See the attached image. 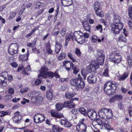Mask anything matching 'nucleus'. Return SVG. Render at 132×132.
Returning a JSON list of instances; mask_svg holds the SVG:
<instances>
[{"instance_id": "f257e3e1", "label": "nucleus", "mask_w": 132, "mask_h": 132, "mask_svg": "<svg viewBox=\"0 0 132 132\" xmlns=\"http://www.w3.org/2000/svg\"><path fill=\"white\" fill-rule=\"evenodd\" d=\"M113 20V23L111 25V30L115 34L119 33L120 30L122 28V24L120 22V18L117 15L115 14Z\"/></svg>"}, {"instance_id": "f03ea898", "label": "nucleus", "mask_w": 132, "mask_h": 132, "mask_svg": "<svg viewBox=\"0 0 132 132\" xmlns=\"http://www.w3.org/2000/svg\"><path fill=\"white\" fill-rule=\"evenodd\" d=\"M116 88V82L113 81H108L104 85V92L108 95H111L115 91Z\"/></svg>"}, {"instance_id": "7ed1b4c3", "label": "nucleus", "mask_w": 132, "mask_h": 132, "mask_svg": "<svg viewBox=\"0 0 132 132\" xmlns=\"http://www.w3.org/2000/svg\"><path fill=\"white\" fill-rule=\"evenodd\" d=\"M98 114L100 118L108 119L111 118L113 114L111 110L105 108L100 109L98 111Z\"/></svg>"}, {"instance_id": "20e7f679", "label": "nucleus", "mask_w": 132, "mask_h": 132, "mask_svg": "<svg viewBox=\"0 0 132 132\" xmlns=\"http://www.w3.org/2000/svg\"><path fill=\"white\" fill-rule=\"evenodd\" d=\"M48 68L44 65L41 68L40 73L38 75V77H41L44 78H48L50 77L51 78L54 76V73L51 71H48Z\"/></svg>"}, {"instance_id": "39448f33", "label": "nucleus", "mask_w": 132, "mask_h": 132, "mask_svg": "<svg viewBox=\"0 0 132 132\" xmlns=\"http://www.w3.org/2000/svg\"><path fill=\"white\" fill-rule=\"evenodd\" d=\"M94 55L97 57V61L98 64L100 65H102L104 63L105 59V54L103 51L102 50L97 51Z\"/></svg>"}, {"instance_id": "423d86ee", "label": "nucleus", "mask_w": 132, "mask_h": 132, "mask_svg": "<svg viewBox=\"0 0 132 132\" xmlns=\"http://www.w3.org/2000/svg\"><path fill=\"white\" fill-rule=\"evenodd\" d=\"M45 119L44 116L41 114L36 113L33 117L34 121L38 124L42 123L45 121Z\"/></svg>"}, {"instance_id": "0eeeda50", "label": "nucleus", "mask_w": 132, "mask_h": 132, "mask_svg": "<svg viewBox=\"0 0 132 132\" xmlns=\"http://www.w3.org/2000/svg\"><path fill=\"white\" fill-rule=\"evenodd\" d=\"M1 75L0 76V84L3 87H5L7 84L6 77L8 76V74L5 71L3 72Z\"/></svg>"}, {"instance_id": "6e6552de", "label": "nucleus", "mask_w": 132, "mask_h": 132, "mask_svg": "<svg viewBox=\"0 0 132 132\" xmlns=\"http://www.w3.org/2000/svg\"><path fill=\"white\" fill-rule=\"evenodd\" d=\"M80 34L81 32L80 31H75L74 32V35H73L72 36L71 35H70L68 33H67L66 36L64 44L65 48L67 47V46L68 45V42L71 38H72V39L73 38L75 39V35L77 34L78 35L80 34L79 35L80 36L82 35V32H81V34Z\"/></svg>"}, {"instance_id": "1a4fd4ad", "label": "nucleus", "mask_w": 132, "mask_h": 132, "mask_svg": "<svg viewBox=\"0 0 132 132\" xmlns=\"http://www.w3.org/2000/svg\"><path fill=\"white\" fill-rule=\"evenodd\" d=\"M18 47L16 43L11 44L8 50L9 53L11 55H13L17 52Z\"/></svg>"}, {"instance_id": "9d476101", "label": "nucleus", "mask_w": 132, "mask_h": 132, "mask_svg": "<svg viewBox=\"0 0 132 132\" xmlns=\"http://www.w3.org/2000/svg\"><path fill=\"white\" fill-rule=\"evenodd\" d=\"M87 115L90 119L93 120L96 118L97 114L95 111L92 109H89L88 110Z\"/></svg>"}, {"instance_id": "9b49d317", "label": "nucleus", "mask_w": 132, "mask_h": 132, "mask_svg": "<svg viewBox=\"0 0 132 132\" xmlns=\"http://www.w3.org/2000/svg\"><path fill=\"white\" fill-rule=\"evenodd\" d=\"M51 116L56 118H59L63 117V115L61 113L57 112L54 110H51L50 111Z\"/></svg>"}, {"instance_id": "f8f14e48", "label": "nucleus", "mask_w": 132, "mask_h": 132, "mask_svg": "<svg viewBox=\"0 0 132 132\" xmlns=\"http://www.w3.org/2000/svg\"><path fill=\"white\" fill-rule=\"evenodd\" d=\"M76 105L75 102H72V100H70L69 101H65L64 103V107L68 108H74Z\"/></svg>"}, {"instance_id": "ddd939ff", "label": "nucleus", "mask_w": 132, "mask_h": 132, "mask_svg": "<svg viewBox=\"0 0 132 132\" xmlns=\"http://www.w3.org/2000/svg\"><path fill=\"white\" fill-rule=\"evenodd\" d=\"M129 74V73L128 71H126L122 74L118 76V79L120 81H122L128 77Z\"/></svg>"}, {"instance_id": "4468645a", "label": "nucleus", "mask_w": 132, "mask_h": 132, "mask_svg": "<svg viewBox=\"0 0 132 132\" xmlns=\"http://www.w3.org/2000/svg\"><path fill=\"white\" fill-rule=\"evenodd\" d=\"M22 118V117L21 115H15L14 117L13 118V122L16 124H19L21 122Z\"/></svg>"}, {"instance_id": "2eb2a0df", "label": "nucleus", "mask_w": 132, "mask_h": 132, "mask_svg": "<svg viewBox=\"0 0 132 132\" xmlns=\"http://www.w3.org/2000/svg\"><path fill=\"white\" fill-rule=\"evenodd\" d=\"M87 80L89 83L93 84L96 81V77L94 75H89L87 77Z\"/></svg>"}, {"instance_id": "dca6fc26", "label": "nucleus", "mask_w": 132, "mask_h": 132, "mask_svg": "<svg viewBox=\"0 0 132 132\" xmlns=\"http://www.w3.org/2000/svg\"><path fill=\"white\" fill-rule=\"evenodd\" d=\"M55 52L56 54H58L61 49L62 46L60 42L57 41L55 42Z\"/></svg>"}, {"instance_id": "f3484780", "label": "nucleus", "mask_w": 132, "mask_h": 132, "mask_svg": "<svg viewBox=\"0 0 132 132\" xmlns=\"http://www.w3.org/2000/svg\"><path fill=\"white\" fill-rule=\"evenodd\" d=\"M79 81V82H78L76 88L77 89H82L85 86V82L82 80L81 78H80Z\"/></svg>"}, {"instance_id": "a211bd4d", "label": "nucleus", "mask_w": 132, "mask_h": 132, "mask_svg": "<svg viewBox=\"0 0 132 132\" xmlns=\"http://www.w3.org/2000/svg\"><path fill=\"white\" fill-rule=\"evenodd\" d=\"M60 124L62 125H64L66 127L70 128L72 126V124L65 119H62L60 121Z\"/></svg>"}, {"instance_id": "6ab92c4d", "label": "nucleus", "mask_w": 132, "mask_h": 132, "mask_svg": "<svg viewBox=\"0 0 132 132\" xmlns=\"http://www.w3.org/2000/svg\"><path fill=\"white\" fill-rule=\"evenodd\" d=\"M61 4L64 6H69L72 4V0H61Z\"/></svg>"}, {"instance_id": "aec40b11", "label": "nucleus", "mask_w": 132, "mask_h": 132, "mask_svg": "<svg viewBox=\"0 0 132 132\" xmlns=\"http://www.w3.org/2000/svg\"><path fill=\"white\" fill-rule=\"evenodd\" d=\"M80 78H72L70 81V84L72 86H75L76 88L78 82H79Z\"/></svg>"}, {"instance_id": "412c9836", "label": "nucleus", "mask_w": 132, "mask_h": 132, "mask_svg": "<svg viewBox=\"0 0 132 132\" xmlns=\"http://www.w3.org/2000/svg\"><path fill=\"white\" fill-rule=\"evenodd\" d=\"M52 130L54 132H61L63 129V128L59 126L54 125L52 126Z\"/></svg>"}, {"instance_id": "4be33fe9", "label": "nucleus", "mask_w": 132, "mask_h": 132, "mask_svg": "<svg viewBox=\"0 0 132 132\" xmlns=\"http://www.w3.org/2000/svg\"><path fill=\"white\" fill-rule=\"evenodd\" d=\"M29 55V51L28 50L26 54L20 55L19 56V59L22 61L27 60Z\"/></svg>"}, {"instance_id": "5701e85b", "label": "nucleus", "mask_w": 132, "mask_h": 132, "mask_svg": "<svg viewBox=\"0 0 132 132\" xmlns=\"http://www.w3.org/2000/svg\"><path fill=\"white\" fill-rule=\"evenodd\" d=\"M82 24L84 30L86 31H89L90 27L88 23L87 22H84Z\"/></svg>"}, {"instance_id": "b1692460", "label": "nucleus", "mask_w": 132, "mask_h": 132, "mask_svg": "<svg viewBox=\"0 0 132 132\" xmlns=\"http://www.w3.org/2000/svg\"><path fill=\"white\" fill-rule=\"evenodd\" d=\"M95 70L96 67L94 65L90 64L88 67L87 70L89 73H91L92 72H93Z\"/></svg>"}, {"instance_id": "393cba45", "label": "nucleus", "mask_w": 132, "mask_h": 132, "mask_svg": "<svg viewBox=\"0 0 132 132\" xmlns=\"http://www.w3.org/2000/svg\"><path fill=\"white\" fill-rule=\"evenodd\" d=\"M63 64L65 67H73L74 66V64L72 63H71L70 61H65L63 62Z\"/></svg>"}, {"instance_id": "a878e982", "label": "nucleus", "mask_w": 132, "mask_h": 132, "mask_svg": "<svg viewBox=\"0 0 132 132\" xmlns=\"http://www.w3.org/2000/svg\"><path fill=\"white\" fill-rule=\"evenodd\" d=\"M55 106L56 110L59 111L61 110L62 108L64 107V104L59 103L56 104Z\"/></svg>"}, {"instance_id": "bb28decb", "label": "nucleus", "mask_w": 132, "mask_h": 132, "mask_svg": "<svg viewBox=\"0 0 132 132\" xmlns=\"http://www.w3.org/2000/svg\"><path fill=\"white\" fill-rule=\"evenodd\" d=\"M115 60H114V63H118L122 60V58L120 55H115Z\"/></svg>"}, {"instance_id": "cd10ccee", "label": "nucleus", "mask_w": 132, "mask_h": 132, "mask_svg": "<svg viewBox=\"0 0 132 132\" xmlns=\"http://www.w3.org/2000/svg\"><path fill=\"white\" fill-rule=\"evenodd\" d=\"M103 124L105 127L107 128V129L110 130H111L113 129V128L111 127L109 123L108 122V121H105L104 122Z\"/></svg>"}, {"instance_id": "c85d7f7f", "label": "nucleus", "mask_w": 132, "mask_h": 132, "mask_svg": "<svg viewBox=\"0 0 132 132\" xmlns=\"http://www.w3.org/2000/svg\"><path fill=\"white\" fill-rule=\"evenodd\" d=\"M95 11L96 14L97 16L101 17H102L104 16L103 12L102 11L101 9H99L98 10Z\"/></svg>"}, {"instance_id": "c756f323", "label": "nucleus", "mask_w": 132, "mask_h": 132, "mask_svg": "<svg viewBox=\"0 0 132 132\" xmlns=\"http://www.w3.org/2000/svg\"><path fill=\"white\" fill-rule=\"evenodd\" d=\"M87 127V125L85 123L82 125H77L76 126V130H77L78 128L82 129L83 130H86V129Z\"/></svg>"}, {"instance_id": "7c9ffc66", "label": "nucleus", "mask_w": 132, "mask_h": 132, "mask_svg": "<svg viewBox=\"0 0 132 132\" xmlns=\"http://www.w3.org/2000/svg\"><path fill=\"white\" fill-rule=\"evenodd\" d=\"M53 94L52 91L51 90H48L47 92L46 96L50 100L52 97Z\"/></svg>"}, {"instance_id": "2f4dec72", "label": "nucleus", "mask_w": 132, "mask_h": 132, "mask_svg": "<svg viewBox=\"0 0 132 132\" xmlns=\"http://www.w3.org/2000/svg\"><path fill=\"white\" fill-rule=\"evenodd\" d=\"M74 96V94L73 93L69 92H66L65 95V97L68 99L71 98Z\"/></svg>"}, {"instance_id": "473e14b6", "label": "nucleus", "mask_w": 132, "mask_h": 132, "mask_svg": "<svg viewBox=\"0 0 132 132\" xmlns=\"http://www.w3.org/2000/svg\"><path fill=\"white\" fill-rule=\"evenodd\" d=\"M79 111L80 113L83 114L85 116L87 115V112H86V110L84 108H80L79 109Z\"/></svg>"}, {"instance_id": "72a5a7b5", "label": "nucleus", "mask_w": 132, "mask_h": 132, "mask_svg": "<svg viewBox=\"0 0 132 132\" xmlns=\"http://www.w3.org/2000/svg\"><path fill=\"white\" fill-rule=\"evenodd\" d=\"M75 39L76 40L79 44H82L84 43L85 42V39H82L81 38H79L78 40H77V38L75 35Z\"/></svg>"}, {"instance_id": "f704fd0d", "label": "nucleus", "mask_w": 132, "mask_h": 132, "mask_svg": "<svg viewBox=\"0 0 132 132\" xmlns=\"http://www.w3.org/2000/svg\"><path fill=\"white\" fill-rule=\"evenodd\" d=\"M88 71L87 70L86 71L85 70L83 69L81 71L82 75L84 77L83 79L85 80L86 79V77L88 74Z\"/></svg>"}, {"instance_id": "c9c22d12", "label": "nucleus", "mask_w": 132, "mask_h": 132, "mask_svg": "<svg viewBox=\"0 0 132 132\" xmlns=\"http://www.w3.org/2000/svg\"><path fill=\"white\" fill-rule=\"evenodd\" d=\"M128 12L130 18L132 19V5L129 6Z\"/></svg>"}, {"instance_id": "e433bc0d", "label": "nucleus", "mask_w": 132, "mask_h": 132, "mask_svg": "<svg viewBox=\"0 0 132 132\" xmlns=\"http://www.w3.org/2000/svg\"><path fill=\"white\" fill-rule=\"evenodd\" d=\"M31 70L30 67L29 66H27L26 68L23 70V73L26 75H28V73Z\"/></svg>"}, {"instance_id": "4c0bfd02", "label": "nucleus", "mask_w": 132, "mask_h": 132, "mask_svg": "<svg viewBox=\"0 0 132 132\" xmlns=\"http://www.w3.org/2000/svg\"><path fill=\"white\" fill-rule=\"evenodd\" d=\"M100 3L98 2H96L95 3L94 6V8L95 11L99 9H100Z\"/></svg>"}, {"instance_id": "58836bf2", "label": "nucleus", "mask_w": 132, "mask_h": 132, "mask_svg": "<svg viewBox=\"0 0 132 132\" xmlns=\"http://www.w3.org/2000/svg\"><path fill=\"white\" fill-rule=\"evenodd\" d=\"M95 28V30L100 31V32H101L102 31V26L101 24H98L96 27Z\"/></svg>"}, {"instance_id": "ea45409f", "label": "nucleus", "mask_w": 132, "mask_h": 132, "mask_svg": "<svg viewBox=\"0 0 132 132\" xmlns=\"http://www.w3.org/2000/svg\"><path fill=\"white\" fill-rule=\"evenodd\" d=\"M119 39L120 41L124 42H126L127 41V39L126 37H124L123 35H122L120 36Z\"/></svg>"}, {"instance_id": "a19ab883", "label": "nucleus", "mask_w": 132, "mask_h": 132, "mask_svg": "<svg viewBox=\"0 0 132 132\" xmlns=\"http://www.w3.org/2000/svg\"><path fill=\"white\" fill-rule=\"evenodd\" d=\"M65 54L64 53H61L60 56H59L58 58L59 60H61L63 59H64L65 57Z\"/></svg>"}, {"instance_id": "79ce46f5", "label": "nucleus", "mask_w": 132, "mask_h": 132, "mask_svg": "<svg viewBox=\"0 0 132 132\" xmlns=\"http://www.w3.org/2000/svg\"><path fill=\"white\" fill-rule=\"evenodd\" d=\"M116 101L118 100H121L122 99V97L121 95H117L114 96Z\"/></svg>"}, {"instance_id": "37998d69", "label": "nucleus", "mask_w": 132, "mask_h": 132, "mask_svg": "<svg viewBox=\"0 0 132 132\" xmlns=\"http://www.w3.org/2000/svg\"><path fill=\"white\" fill-rule=\"evenodd\" d=\"M72 67V68L73 70V72L75 75L78 72V68L76 67Z\"/></svg>"}, {"instance_id": "c03bdc74", "label": "nucleus", "mask_w": 132, "mask_h": 132, "mask_svg": "<svg viewBox=\"0 0 132 132\" xmlns=\"http://www.w3.org/2000/svg\"><path fill=\"white\" fill-rule=\"evenodd\" d=\"M102 75L105 77H108L109 76V70L107 69L104 70L102 73Z\"/></svg>"}, {"instance_id": "a18cd8bd", "label": "nucleus", "mask_w": 132, "mask_h": 132, "mask_svg": "<svg viewBox=\"0 0 132 132\" xmlns=\"http://www.w3.org/2000/svg\"><path fill=\"white\" fill-rule=\"evenodd\" d=\"M8 113L4 111H0V117H3L7 114Z\"/></svg>"}, {"instance_id": "49530a36", "label": "nucleus", "mask_w": 132, "mask_h": 132, "mask_svg": "<svg viewBox=\"0 0 132 132\" xmlns=\"http://www.w3.org/2000/svg\"><path fill=\"white\" fill-rule=\"evenodd\" d=\"M115 56L113 55H110L109 58V60L110 61L114 63V60H115Z\"/></svg>"}, {"instance_id": "de8ad7c7", "label": "nucleus", "mask_w": 132, "mask_h": 132, "mask_svg": "<svg viewBox=\"0 0 132 132\" xmlns=\"http://www.w3.org/2000/svg\"><path fill=\"white\" fill-rule=\"evenodd\" d=\"M36 102H40L42 101L43 100V98L40 96H38L36 98Z\"/></svg>"}, {"instance_id": "09e8293b", "label": "nucleus", "mask_w": 132, "mask_h": 132, "mask_svg": "<svg viewBox=\"0 0 132 132\" xmlns=\"http://www.w3.org/2000/svg\"><path fill=\"white\" fill-rule=\"evenodd\" d=\"M96 122L100 126L103 125L102 121L100 119H97L96 120Z\"/></svg>"}, {"instance_id": "8fccbe9b", "label": "nucleus", "mask_w": 132, "mask_h": 132, "mask_svg": "<svg viewBox=\"0 0 132 132\" xmlns=\"http://www.w3.org/2000/svg\"><path fill=\"white\" fill-rule=\"evenodd\" d=\"M97 36L95 35L93 36H92V42L93 43H96L97 41Z\"/></svg>"}, {"instance_id": "3c124183", "label": "nucleus", "mask_w": 132, "mask_h": 132, "mask_svg": "<svg viewBox=\"0 0 132 132\" xmlns=\"http://www.w3.org/2000/svg\"><path fill=\"white\" fill-rule=\"evenodd\" d=\"M85 120V119L84 118L80 119L79 120L78 124L77 125H82L85 124V123L84 122Z\"/></svg>"}, {"instance_id": "603ef678", "label": "nucleus", "mask_w": 132, "mask_h": 132, "mask_svg": "<svg viewBox=\"0 0 132 132\" xmlns=\"http://www.w3.org/2000/svg\"><path fill=\"white\" fill-rule=\"evenodd\" d=\"M69 79L68 78H60L59 79V81L61 82H63L64 81L67 82L68 81Z\"/></svg>"}, {"instance_id": "864d4df0", "label": "nucleus", "mask_w": 132, "mask_h": 132, "mask_svg": "<svg viewBox=\"0 0 132 132\" xmlns=\"http://www.w3.org/2000/svg\"><path fill=\"white\" fill-rule=\"evenodd\" d=\"M75 53L78 56H80L81 54L80 50L78 48L76 49Z\"/></svg>"}, {"instance_id": "5fc2aeb1", "label": "nucleus", "mask_w": 132, "mask_h": 132, "mask_svg": "<svg viewBox=\"0 0 132 132\" xmlns=\"http://www.w3.org/2000/svg\"><path fill=\"white\" fill-rule=\"evenodd\" d=\"M66 29H65L64 28L60 31V34L62 36H64L65 35L66 32Z\"/></svg>"}, {"instance_id": "6e6d98bb", "label": "nucleus", "mask_w": 132, "mask_h": 132, "mask_svg": "<svg viewBox=\"0 0 132 132\" xmlns=\"http://www.w3.org/2000/svg\"><path fill=\"white\" fill-rule=\"evenodd\" d=\"M16 13L12 12V14H10L9 17V19H11L16 15Z\"/></svg>"}, {"instance_id": "4d7b16f0", "label": "nucleus", "mask_w": 132, "mask_h": 132, "mask_svg": "<svg viewBox=\"0 0 132 132\" xmlns=\"http://www.w3.org/2000/svg\"><path fill=\"white\" fill-rule=\"evenodd\" d=\"M121 90L122 92L125 93H126L128 91L127 90L126 88L123 87H121Z\"/></svg>"}, {"instance_id": "13d9d810", "label": "nucleus", "mask_w": 132, "mask_h": 132, "mask_svg": "<svg viewBox=\"0 0 132 132\" xmlns=\"http://www.w3.org/2000/svg\"><path fill=\"white\" fill-rule=\"evenodd\" d=\"M8 92L9 93L12 94L14 93V89L13 88H10L9 89Z\"/></svg>"}, {"instance_id": "bf43d9fd", "label": "nucleus", "mask_w": 132, "mask_h": 132, "mask_svg": "<svg viewBox=\"0 0 132 132\" xmlns=\"http://www.w3.org/2000/svg\"><path fill=\"white\" fill-rule=\"evenodd\" d=\"M127 60L128 63H130V64H132V62H131V57L130 56H128Z\"/></svg>"}, {"instance_id": "052dcab7", "label": "nucleus", "mask_w": 132, "mask_h": 132, "mask_svg": "<svg viewBox=\"0 0 132 132\" xmlns=\"http://www.w3.org/2000/svg\"><path fill=\"white\" fill-rule=\"evenodd\" d=\"M11 65L14 68H16L18 66L17 64L15 62H13L11 63Z\"/></svg>"}, {"instance_id": "680f3d73", "label": "nucleus", "mask_w": 132, "mask_h": 132, "mask_svg": "<svg viewBox=\"0 0 132 132\" xmlns=\"http://www.w3.org/2000/svg\"><path fill=\"white\" fill-rule=\"evenodd\" d=\"M118 106L120 109L122 110L124 107L122 103H120L118 104Z\"/></svg>"}, {"instance_id": "e2e57ef3", "label": "nucleus", "mask_w": 132, "mask_h": 132, "mask_svg": "<svg viewBox=\"0 0 132 132\" xmlns=\"http://www.w3.org/2000/svg\"><path fill=\"white\" fill-rule=\"evenodd\" d=\"M114 96L113 97L111 98L109 101V102L111 103H113L116 101V100Z\"/></svg>"}, {"instance_id": "0e129e2a", "label": "nucleus", "mask_w": 132, "mask_h": 132, "mask_svg": "<svg viewBox=\"0 0 132 132\" xmlns=\"http://www.w3.org/2000/svg\"><path fill=\"white\" fill-rule=\"evenodd\" d=\"M7 79L8 80L10 81H11L13 79V77L11 75H9V76H8Z\"/></svg>"}, {"instance_id": "69168bd1", "label": "nucleus", "mask_w": 132, "mask_h": 132, "mask_svg": "<svg viewBox=\"0 0 132 132\" xmlns=\"http://www.w3.org/2000/svg\"><path fill=\"white\" fill-rule=\"evenodd\" d=\"M41 82V81L40 80L38 79L35 82V83L36 85H38Z\"/></svg>"}, {"instance_id": "338daca9", "label": "nucleus", "mask_w": 132, "mask_h": 132, "mask_svg": "<svg viewBox=\"0 0 132 132\" xmlns=\"http://www.w3.org/2000/svg\"><path fill=\"white\" fill-rule=\"evenodd\" d=\"M24 132H34L33 130H31L28 129H25L24 130Z\"/></svg>"}, {"instance_id": "774afa93", "label": "nucleus", "mask_w": 132, "mask_h": 132, "mask_svg": "<svg viewBox=\"0 0 132 132\" xmlns=\"http://www.w3.org/2000/svg\"><path fill=\"white\" fill-rule=\"evenodd\" d=\"M128 23L129 26L130 27V28L131 29H132V21H129L128 22Z\"/></svg>"}]
</instances>
